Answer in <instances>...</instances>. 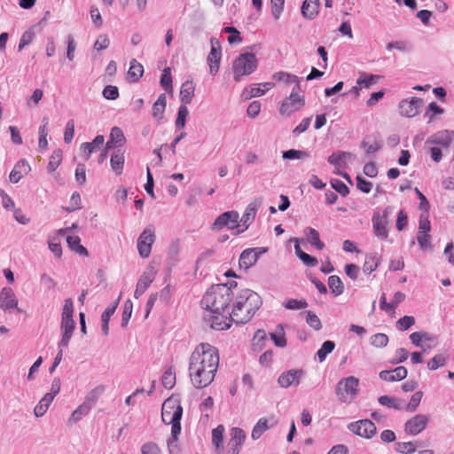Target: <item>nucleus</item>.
I'll use <instances>...</instances> for the list:
<instances>
[{"label": "nucleus", "instance_id": "nucleus-1", "mask_svg": "<svg viewBox=\"0 0 454 454\" xmlns=\"http://www.w3.org/2000/svg\"><path fill=\"white\" fill-rule=\"evenodd\" d=\"M237 283L228 286L219 284L211 286L201 300V306L208 314L205 316L207 325L217 331H223L231 327V305L234 299V291Z\"/></svg>", "mask_w": 454, "mask_h": 454}, {"label": "nucleus", "instance_id": "nucleus-2", "mask_svg": "<svg viewBox=\"0 0 454 454\" xmlns=\"http://www.w3.org/2000/svg\"><path fill=\"white\" fill-rule=\"evenodd\" d=\"M218 366V349L209 343L199 344L189 361V377L192 385L196 388L207 387L214 380Z\"/></svg>", "mask_w": 454, "mask_h": 454}, {"label": "nucleus", "instance_id": "nucleus-3", "mask_svg": "<svg viewBox=\"0 0 454 454\" xmlns=\"http://www.w3.org/2000/svg\"><path fill=\"white\" fill-rule=\"evenodd\" d=\"M262 304L260 295L250 290L243 289L239 292L232 301L230 317L231 325L232 323L246 324L249 322Z\"/></svg>", "mask_w": 454, "mask_h": 454}, {"label": "nucleus", "instance_id": "nucleus-4", "mask_svg": "<svg viewBox=\"0 0 454 454\" xmlns=\"http://www.w3.org/2000/svg\"><path fill=\"white\" fill-rule=\"evenodd\" d=\"M182 415L183 408L180 400L176 396L172 395L165 400L161 408V419L165 424L172 425L171 434L175 438L181 432L180 420Z\"/></svg>", "mask_w": 454, "mask_h": 454}, {"label": "nucleus", "instance_id": "nucleus-5", "mask_svg": "<svg viewBox=\"0 0 454 454\" xmlns=\"http://www.w3.org/2000/svg\"><path fill=\"white\" fill-rule=\"evenodd\" d=\"M298 76L286 73V86H292V91L286 98V114L301 110L305 106V97L301 89Z\"/></svg>", "mask_w": 454, "mask_h": 454}, {"label": "nucleus", "instance_id": "nucleus-6", "mask_svg": "<svg viewBox=\"0 0 454 454\" xmlns=\"http://www.w3.org/2000/svg\"><path fill=\"white\" fill-rule=\"evenodd\" d=\"M257 67V59L254 53H242L233 62L232 70L236 82L240 81L241 77L249 75Z\"/></svg>", "mask_w": 454, "mask_h": 454}, {"label": "nucleus", "instance_id": "nucleus-7", "mask_svg": "<svg viewBox=\"0 0 454 454\" xmlns=\"http://www.w3.org/2000/svg\"><path fill=\"white\" fill-rule=\"evenodd\" d=\"M359 380L349 376L340 380L336 386V394L341 402H349L358 394Z\"/></svg>", "mask_w": 454, "mask_h": 454}, {"label": "nucleus", "instance_id": "nucleus-8", "mask_svg": "<svg viewBox=\"0 0 454 454\" xmlns=\"http://www.w3.org/2000/svg\"><path fill=\"white\" fill-rule=\"evenodd\" d=\"M392 210L390 207H387L382 215L376 212L373 214L372 222L374 234L382 239H386L388 236V231L387 229V225L388 223V216L391 214Z\"/></svg>", "mask_w": 454, "mask_h": 454}, {"label": "nucleus", "instance_id": "nucleus-9", "mask_svg": "<svg viewBox=\"0 0 454 454\" xmlns=\"http://www.w3.org/2000/svg\"><path fill=\"white\" fill-rule=\"evenodd\" d=\"M227 227L230 230H240L239 214L237 211H227L220 215L213 223L214 230H222Z\"/></svg>", "mask_w": 454, "mask_h": 454}, {"label": "nucleus", "instance_id": "nucleus-10", "mask_svg": "<svg viewBox=\"0 0 454 454\" xmlns=\"http://www.w3.org/2000/svg\"><path fill=\"white\" fill-rule=\"evenodd\" d=\"M246 440V433L239 427H232L230 431V439L223 451L224 454H239Z\"/></svg>", "mask_w": 454, "mask_h": 454}, {"label": "nucleus", "instance_id": "nucleus-11", "mask_svg": "<svg viewBox=\"0 0 454 454\" xmlns=\"http://www.w3.org/2000/svg\"><path fill=\"white\" fill-rule=\"evenodd\" d=\"M155 241V233L153 227L145 228L137 239V250L139 255L147 258L151 254L153 244Z\"/></svg>", "mask_w": 454, "mask_h": 454}, {"label": "nucleus", "instance_id": "nucleus-12", "mask_svg": "<svg viewBox=\"0 0 454 454\" xmlns=\"http://www.w3.org/2000/svg\"><path fill=\"white\" fill-rule=\"evenodd\" d=\"M348 428L356 435L370 439L376 434V426L370 419H361L352 422Z\"/></svg>", "mask_w": 454, "mask_h": 454}, {"label": "nucleus", "instance_id": "nucleus-13", "mask_svg": "<svg viewBox=\"0 0 454 454\" xmlns=\"http://www.w3.org/2000/svg\"><path fill=\"white\" fill-rule=\"evenodd\" d=\"M454 140V132L450 130H441L430 136L425 142V145H433L439 146L442 151L449 150L450 144Z\"/></svg>", "mask_w": 454, "mask_h": 454}, {"label": "nucleus", "instance_id": "nucleus-14", "mask_svg": "<svg viewBox=\"0 0 454 454\" xmlns=\"http://www.w3.org/2000/svg\"><path fill=\"white\" fill-rule=\"evenodd\" d=\"M266 252L267 248L264 247L245 249L239 256V267L244 270H248L256 263L259 256Z\"/></svg>", "mask_w": 454, "mask_h": 454}, {"label": "nucleus", "instance_id": "nucleus-15", "mask_svg": "<svg viewBox=\"0 0 454 454\" xmlns=\"http://www.w3.org/2000/svg\"><path fill=\"white\" fill-rule=\"evenodd\" d=\"M423 105V100L419 98L413 97L410 100L403 99L399 103V111L401 115L405 117H414L418 114L419 110Z\"/></svg>", "mask_w": 454, "mask_h": 454}, {"label": "nucleus", "instance_id": "nucleus-16", "mask_svg": "<svg viewBox=\"0 0 454 454\" xmlns=\"http://www.w3.org/2000/svg\"><path fill=\"white\" fill-rule=\"evenodd\" d=\"M211 51L207 56L210 73L215 74L218 72L219 65L222 58L221 45L218 40L212 38Z\"/></svg>", "mask_w": 454, "mask_h": 454}, {"label": "nucleus", "instance_id": "nucleus-17", "mask_svg": "<svg viewBox=\"0 0 454 454\" xmlns=\"http://www.w3.org/2000/svg\"><path fill=\"white\" fill-rule=\"evenodd\" d=\"M428 420L427 415L418 414L405 423L404 430L407 434L416 435L426 428Z\"/></svg>", "mask_w": 454, "mask_h": 454}, {"label": "nucleus", "instance_id": "nucleus-18", "mask_svg": "<svg viewBox=\"0 0 454 454\" xmlns=\"http://www.w3.org/2000/svg\"><path fill=\"white\" fill-rule=\"evenodd\" d=\"M261 203V200L256 199L247 207L242 217L239 218L241 229L238 231V233L246 231L253 223Z\"/></svg>", "mask_w": 454, "mask_h": 454}, {"label": "nucleus", "instance_id": "nucleus-19", "mask_svg": "<svg viewBox=\"0 0 454 454\" xmlns=\"http://www.w3.org/2000/svg\"><path fill=\"white\" fill-rule=\"evenodd\" d=\"M74 328L75 322L74 318H61L60 329L62 332V338L59 342V348H67Z\"/></svg>", "mask_w": 454, "mask_h": 454}, {"label": "nucleus", "instance_id": "nucleus-20", "mask_svg": "<svg viewBox=\"0 0 454 454\" xmlns=\"http://www.w3.org/2000/svg\"><path fill=\"white\" fill-rule=\"evenodd\" d=\"M18 299L11 287H4L0 292V309L8 310L18 308Z\"/></svg>", "mask_w": 454, "mask_h": 454}, {"label": "nucleus", "instance_id": "nucleus-21", "mask_svg": "<svg viewBox=\"0 0 454 454\" xmlns=\"http://www.w3.org/2000/svg\"><path fill=\"white\" fill-rule=\"evenodd\" d=\"M273 87L272 82H262L253 84L249 89L246 88L242 93L244 98L248 99L254 97H260Z\"/></svg>", "mask_w": 454, "mask_h": 454}, {"label": "nucleus", "instance_id": "nucleus-22", "mask_svg": "<svg viewBox=\"0 0 454 454\" xmlns=\"http://www.w3.org/2000/svg\"><path fill=\"white\" fill-rule=\"evenodd\" d=\"M30 165L26 160H19L10 173V181L13 184L18 183L24 175L30 171Z\"/></svg>", "mask_w": 454, "mask_h": 454}, {"label": "nucleus", "instance_id": "nucleus-23", "mask_svg": "<svg viewBox=\"0 0 454 454\" xmlns=\"http://www.w3.org/2000/svg\"><path fill=\"white\" fill-rule=\"evenodd\" d=\"M407 377V369L404 366H398L392 371H381L380 378L385 381H399Z\"/></svg>", "mask_w": 454, "mask_h": 454}, {"label": "nucleus", "instance_id": "nucleus-24", "mask_svg": "<svg viewBox=\"0 0 454 454\" xmlns=\"http://www.w3.org/2000/svg\"><path fill=\"white\" fill-rule=\"evenodd\" d=\"M276 423L273 418L270 419L265 418L260 419L252 430L251 437L254 440L259 439L266 430L274 427Z\"/></svg>", "mask_w": 454, "mask_h": 454}, {"label": "nucleus", "instance_id": "nucleus-25", "mask_svg": "<svg viewBox=\"0 0 454 454\" xmlns=\"http://www.w3.org/2000/svg\"><path fill=\"white\" fill-rule=\"evenodd\" d=\"M126 139L122 130L119 127L111 129L109 140L106 142V148L122 146Z\"/></svg>", "mask_w": 454, "mask_h": 454}, {"label": "nucleus", "instance_id": "nucleus-26", "mask_svg": "<svg viewBox=\"0 0 454 454\" xmlns=\"http://www.w3.org/2000/svg\"><path fill=\"white\" fill-rule=\"evenodd\" d=\"M224 432L225 428L223 425H219L212 430V444L215 446L217 454L223 451Z\"/></svg>", "mask_w": 454, "mask_h": 454}, {"label": "nucleus", "instance_id": "nucleus-27", "mask_svg": "<svg viewBox=\"0 0 454 454\" xmlns=\"http://www.w3.org/2000/svg\"><path fill=\"white\" fill-rule=\"evenodd\" d=\"M318 0H304L301 5V13L304 18L312 20L318 13Z\"/></svg>", "mask_w": 454, "mask_h": 454}, {"label": "nucleus", "instance_id": "nucleus-28", "mask_svg": "<svg viewBox=\"0 0 454 454\" xmlns=\"http://www.w3.org/2000/svg\"><path fill=\"white\" fill-rule=\"evenodd\" d=\"M125 162L124 153L118 150L116 153L111 155L110 164L112 169L116 175H121L123 170Z\"/></svg>", "mask_w": 454, "mask_h": 454}, {"label": "nucleus", "instance_id": "nucleus-29", "mask_svg": "<svg viewBox=\"0 0 454 454\" xmlns=\"http://www.w3.org/2000/svg\"><path fill=\"white\" fill-rule=\"evenodd\" d=\"M195 91V86L192 81H186L184 82L180 90V98L181 101L184 104H189L193 96Z\"/></svg>", "mask_w": 454, "mask_h": 454}, {"label": "nucleus", "instance_id": "nucleus-30", "mask_svg": "<svg viewBox=\"0 0 454 454\" xmlns=\"http://www.w3.org/2000/svg\"><path fill=\"white\" fill-rule=\"evenodd\" d=\"M143 74V66L136 59H132L130 61V67L127 74L128 79L133 82H137L142 77Z\"/></svg>", "mask_w": 454, "mask_h": 454}, {"label": "nucleus", "instance_id": "nucleus-31", "mask_svg": "<svg viewBox=\"0 0 454 454\" xmlns=\"http://www.w3.org/2000/svg\"><path fill=\"white\" fill-rule=\"evenodd\" d=\"M381 256L378 254H371L366 255L365 261L363 266V270L365 274H371L374 271L380 262Z\"/></svg>", "mask_w": 454, "mask_h": 454}, {"label": "nucleus", "instance_id": "nucleus-32", "mask_svg": "<svg viewBox=\"0 0 454 454\" xmlns=\"http://www.w3.org/2000/svg\"><path fill=\"white\" fill-rule=\"evenodd\" d=\"M305 235L308 242L317 249L322 250L325 247L324 242L320 240L319 232L316 229L311 227L306 228Z\"/></svg>", "mask_w": 454, "mask_h": 454}, {"label": "nucleus", "instance_id": "nucleus-33", "mask_svg": "<svg viewBox=\"0 0 454 454\" xmlns=\"http://www.w3.org/2000/svg\"><path fill=\"white\" fill-rule=\"evenodd\" d=\"M67 242L68 244L69 248L75 252L76 254L84 256L88 255V251L82 245H81V239L78 236H68L67 238Z\"/></svg>", "mask_w": 454, "mask_h": 454}, {"label": "nucleus", "instance_id": "nucleus-34", "mask_svg": "<svg viewBox=\"0 0 454 454\" xmlns=\"http://www.w3.org/2000/svg\"><path fill=\"white\" fill-rule=\"evenodd\" d=\"M422 447L420 442H396L395 445V451L402 454H411L416 451L417 448Z\"/></svg>", "mask_w": 454, "mask_h": 454}, {"label": "nucleus", "instance_id": "nucleus-35", "mask_svg": "<svg viewBox=\"0 0 454 454\" xmlns=\"http://www.w3.org/2000/svg\"><path fill=\"white\" fill-rule=\"evenodd\" d=\"M153 280V278L151 275L145 273L142 275L137 284V287L134 294L135 297L138 298L140 295H142L149 287Z\"/></svg>", "mask_w": 454, "mask_h": 454}, {"label": "nucleus", "instance_id": "nucleus-36", "mask_svg": "<svg viewBox=\"0 0 454 454\" xmlns=\"http://www.w3.org/2000/svg\"><path fill=\"white\" fill-rule=\"evenodd\" d=\"M53 397L48 394H45L44 396L39 401L36 406L34 409L35 415L36 417H42L47 411L50 404L53 401Z\"/></svg>", "mask_w": 454, "mask_h": 454}, {"label": "nucleus", "instance_id": "nucleus-37", "mask_svg": "<svg viewBox=\"0 0 454 454\" xmlns=\"http://www.w3.org/2000/svg\"><path fill=\"white\" fill-rule=\"evenodd\" d=\"M167 98L165 94L160 95L153 106V116L156 119H161L165 112Z\"/></svg>", "mask_w": 454, "mask_h": 454}, {"label": "nucleus", "instance_id": "nucleus-38", "mask_svg": "<svg viewBox=\"0 0 454 454\" xmlns=\"http://www.w3.org/2000/svg\"><path fill=\"white\" fill-rule=\"evenodd\" d=\"M304 375L301 369L289 370L286 372V387L291 385H299L301 378Z\"/></svg>", "mask_w": 454, "mask_h": 454}, {"label": "nucleus", "instance_id": "nucleus-39", "mask_svg": "<svg viewBox=\"0 0 454 454\" xmlns=\"http://www.w3.org/2000/svg\"><path fill=\"white\" fill-rule=\"evenodd\" d=\"M449 359L448 354H437L427 363V368L431 371H435L439 367L445 365Z\"/></svg>", "mask_w": 454, "mask_h": 454}, {"label": "nucleus", "instance_id": "nucleus-40", "mask_svg": "<svg viewBox=\"0 0 454 454\" xmlns=\"http://www.w3.org/2000/svg\"><path fill=\"white\" fill-rule=\"evenodd\" d=\"M117 305H118V302H115L113 306L106 308L101 316L102 332H103L104 335L108 334L109 320H110L111 316L114 313V311L117 308Z\"/></svg>", "mask_w": 454, "mask_h": 454}, {"label": "nucleus", "instance_id": "nucleus-41", "mask_svg": "<svg viewBox=\"0 0 454 454\" xmlns=\"http://www.w3.org/2000/svg\"><path fill=\"white\" fill-rule=\"evenodd\" d=\"M335 348V343L332 340H325L317 352L319 362H324L328 354L332 353Z\"/></svg>", "mask_w": 454, "mask_h": 454}, {"label": "nucleus", "instance_id": "nucleus-42", "mask_svg": "<svg viewBox=\"0 0 454 454\" xmlns=\"http://www.w3.org/2000/svg\"><path fill=\"white\" fill-rule=\"evenodd\" d=\"M328 286L332 293L336 296L343 293V284L338 276L333 275L328 278Z\"/></svg>", "mask_w": 454, "mask_h": 454}, {"label": "nucleus", "instance_id": "nucleus-43", "mask_svg": "<svg viewBox=\"0 0 454 454\" xmlns=\"http://www.w3.org/2000/svg\"><path fill=\"white\" fill-rule=\"evenodd\" d=\"M62 162V151L60 149L54 150L50 157L48 163V170L55 171Z\"/></svg>", "mask_w": 454, "mask_h": 454}, {"label": "nucleus", "instance_id": "nucleus-44", "mask_svg": "<svg viewBox=\"0 0 454 454\" xmlns=\"http://www.w3.org/2000/svg\"><path fill=\"white\" fill-rule=\"evenodd\" d=\"M306 323L314 330L319 331L322 328V323L319 317L312 311L304 312Z\"/></svg>", "mask_w": 454, "mask_h": 454}, {"label": "nucleus", "instance_id": "nucleus-45", "mask_svg": "<svg viewBox=\"0 0 454 454\" xmlns=\"http://www.w3.org/2000/svg\"><path fill=\"white\" fill-rule=\"evenodd\" d=\"M342 157L354 158V154L349 152H341L338 154L333 153L328 157V162L336 168H342Z\"/></svg>", "mask_w": 454, "mask_h": 454}, {"label": "nucleus", "instance_id": "nucleus-46", "mask_svg": "<svg viewBox=\"0 0 454 454\" xmlns=\"http://www.w3.org/2000/svg\"><path fill=\"white\" fill-rule=\"evenodd\" d=\"M284 10V0H270V12L275 20H279Z\"/></svg>", "mask_w": 454, "mask_h": 454}, {"label": "nucleus", "instance_id": "nucleus-47", "mask_svg": "<svg viewBox=\"0 0 454 454\" xmlns=\"http://www.w3.org/2000/svg\"><path fill=\"white\" fill-rule=\"evenodd\" d=\"M160 85L164 88L166 91L172 90V77L169 67L164 68L160 77Z\"/></svg>", "mask_w": 454, "mask_h": 454}, {"label": "nucleus", "instance_id": "nucleus-48", "mask_svg": "<svg viewBox=\"0 0 454 454\" xmlns=\"http://www.w3.org/2000/svg\"><path fill=\"white\" fill-rule=\"evenodd\" d=\"M309 153L301 150L290 149L286 151V160H305L309 158Z\"/></svg>", "mask_w": 454, "mask_h": 454}, {"label": "nucleus", "instance_id": "nucleus-49", "mask_svg": "<svg viewBox=\"0 0 454 454\" xmlns=\"http://www.w3.org/2000/svg\"><path fill=\"white\" fill-rule=\"evenodd\" d=\"M388 343V337L385 333H376L371 337V344L375 348H384Z\"/></svg>", "mask_w": 454, "mask_h": 454}, {"label": "nucleus", "instance_id": "nucleus-50", "mask_svg": "<svg viewBox=\"0 0 454 454\" xmlns=\"http://www.w3.org/2000/svg\"><path fill=\"white\" fill-rule=\"evenodd\" d=\"M378 402L384 406H387L388 408H393L395 410H400L401 405L399 403V401L395 398L387 396V395H381L379 397Z\"/></svg>", "mask_w": 454, "mask_h": 454}, {"label": "nucleus", "instance_id": "nucleus-51", "mask_svg": "<svg viewBox=\"0 0 454 454\" xmlns=\"http://www.w3.org/2000/svg\"><path fill=\"white\" fill-rule=\"evenodd\" d=\"M308 307V302L304 299L297 300V299H289L286 301V309L298 310L306 309Z\"/></svg>", "mask_w": 454, "mask_h": 454}, {"label": "nucleus", "instance_id": "nucleus-52", "mask_svg": "<svg viewBox=\"0 0 454 454\" xmlns=\"http://www.w3.org/2000/svg\"><path fill=\"white\" fill-rule=\"evenodd\" d=\"M415 324V318L411 316H404L397 320L396 327L400 331H406Z\"/></svg>", "mask_w": 454, "mask_h": 454}, {"label": "nucleus", "instance_id": "nucleus-53", "mask_svg": "<svg viewBox=\"0 0 454 454\" xmlns=\"http://www.w3.org/2000/svg\"><path fill=\"white\" fill-rule=\"evenodd\" d=\"M90 411V408L87 405H80L70 416L69 422L75 423L79 421L82 416L87 415Z\"/></svg>", "mask_w": 454, "mask_h": 454}, {"label": "nucleus", "instance_id": "nucleus-54", "mask_svg": "<svg viewBox=\"0 0 454 454\" xmlns=\"http://www.w3.org/2000/svg\"><path fill=\"white\" fill-rule=\"evenodd\" d=\"M430 230L431 225L430 221L428 219V213H422L419 216L418 233H429Z\"/></svg>", "mask_w": 454, "mask_h": 454}, {"label": "nucleus", "instance_id": "nucleus-55", "mask_svg": "<svg viewBox=\"0 0 454 454\" xmlns=\"http://www.w3.org/2000/svg\"><path fill=\"white\" fill-rule=\"evenodd\" d=\"M81 195L79 192H75L72 194L69 206L67 207H64L67 212H73L79 208H81Z\"/></svg>", "mask_w": 454, "mask_h": 454}, {"label": "nucleus", "instance_id": "nucleus-56", "mask_svg": "<svg viewBox=\"0 0 454 454\" xmlns=\"http://www.w3.org/2000/svg\"><path fill=\"white\" fill-rule=\"evenodd\" d=\"M387 51H391L393 49H396L400 51H411V47L409 43L406 41H395L388 43L386 46Z\"/></svg>", "mask_w": 454, "mask_h": 454}, {"label": "nucleus", "instance_id": "nucleus-57", "mask_svg": "<svg viewBox=\"0 0 454 454\" xmlns=\"http://www.w3.org/2000/svg\"><path fill=\"white\" fill-rule=\"evenodd\" d=\"M426 148L428 150L431 159L434 162H440L442 158V153L444 151L442 150L439 146H435L433 145H425Z\"/></svg>", "mask_w": 454, "mask_h": 454}, {"label": "nucleus", "instance_id": "nucleus-58", "mask_svg": "<svg viewBox=\"0 0 454 454\" xmlns=\"http://www.w3.org/2000/svg\"><path fill=\"white\" fill-rule=\"evenodd\" d=\"M188 108L186 106H181L178 109L176 125L178 129H183L185 126L186 117L188 115Z\"/></svg>", "mask_w": 454, "mask_h": 454}, {"label": "nucleus", "instance_id": "nucleus-59", "mask_svg": "<svg viewBox=\"0 0 454 454\" xmlns=\"http://www.w3.org/2000/svg\"><path fill=\"white\" fill-rule=\"evenodd\" d=\"M362 146L365 148L368 154L373 153L381 148V145L376 140L371 141L370 138H365L362 142Z\"/></svg>", "mask_w": 454, "mask_h": 454}, {"label": "nucleus", "instance_id": "nucleus-60", "mask_svg": "<svg viewBox=\"0 0 454 454\" xmlns=\"http://www.w3.org/2000/svg\"><path fill=\"white\" fill-rule=\"evenodd\" d=\"M132 302L129 300L126 301L123 306V311L121 316V325L123 327H125L129 323V320L132 314Z\"/></svg>", "mask_w": 454, "mask_h": 454}, {"label": "nucleus", "instance_id": "nucleus-61", "mask_svg": "<svg viewBox=\"0 0 454 454\" xmlns=\"http://www.w3.org/2000/svg\"><path fill=\"white\" fill-rule=\"evenodd\" d=\"M417 240L421 249H432L431 236L429 233H418Z\"/></svg>", "mask_w": 454, "mask_h": 454}, {"label": "nucleus", "instance_id": "nucleus-62", "mask_svg": "<svg viewBox=\"0 0 454 454\" xmlns=\"http://www.w3.org/2000/svg\"><path fill=\"white\" fill-rule=\"evenodd\" d=\"M422 396L423 393L421 391H417L414 393L410 400V403L406 406V410L410 412H413L419 406Z\"/></svg>", "mask_w": 454, "mask_h": 454}, {"label": "nucleus", "instance_id": "nucleus-63", "mask_svg": "<svg viewBox=\"0 0 454 454\" xmlns=\"http://www.w3.org/2000/svg\"><path fill=\"white\" fill-rule=\"evenodd\" d=\"M176 383V374L171 371L168 370L162 376V384L166 388H172Z\"/></svg>", "mask_w": 454, "mask_h": 454}, {"label": "nucleus", "instance_id": "nucleus-64", "mask_svg": "<svg viewBox=\"0 0 454 454\" xmlns=\"http://www.w3.org/2000/svg\"><path fill=\"white\" fill-rule=\"evenodd\" d=\"M141 454H161V451L156 443L150 442L141 447Z\"/></svg>", "mask_w": 454, "mask_h": 454}]
</instances>
